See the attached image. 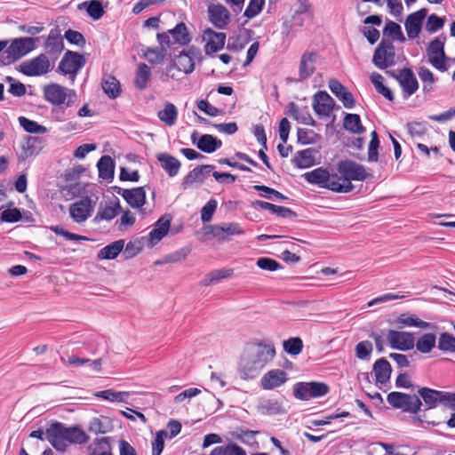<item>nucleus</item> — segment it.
<instances>
[{
  "label": "nucleus",
  "instance_id": "nucleus-1",
  "mask_svg": "<svg viewBox=\"0 0 455 455\" xmlns=\"http://www.w3.org/2000/svg\"><path fill=\"white\" fill-rule=\"evenodd\" d=\"M340 180H337L336 193H349L354 189L352 180L363 181L367 177L363 165L352 160H342L337 164Z\"/></svg>",
  "mask_w": 455,
  "mask_h": 455
},
{
  "label": "nucleus",
  "instance_id": "nucleus-2",
  "mask_svg": "<svg viewBox=\"0 0 455 455\" xmlns=\"http://www.w3.org/2000/svg\"><path fill=\"white\" fill-rule=\"evenodd\" d=\"M38 37H18L12 41L9 47L0 57V65H9L24 57L36 48Z\"/></svg>",
  "mask_w": 455,
  "mask_h": 455
},
{
  "label": "nucleus",
  "instance_id": "nucleus-3",
  "mask_svg": "<svg viewBox=\"0 0 455 455\" xmlns=\"http://www.w3.org/2000/svg\"><path fill=\"white\" fill-rule=\"evenodd\" d=\"M387 401L393 408L411 414H417L422 410V402L417 395L393 391L387 395Z\"/></svg>",
  "mask_w": 455,
  "mask_h": 455
},
{
  "label": "nucleus",
  "instance_id": "nucleus-4",
  "mask_svg": "<svg viewBox=\"0 0 455 455\" xmlns=\"http://www.w3.org/2000/svg\"><path fill=\"white\" fill-rule=\"evenodd\" d=\"M313 17L312 5L308 0H298V8L290 19L283 22V33L290 36L296 28L304 25L307 19Z\"/></svg>",
  "mask_w": 455,
  "mask_h": 455
},
{
  "label": "nucleus",
  "instance_id": "nucleus-5",
  "mask_svg": "<svg viewBox=\"0 0 455 455\" xmlns=\"http://www.w3.org/2000/svg\"><path fill=\"white\" fill-rule=\"evenodd\" d=\"M330 391L329 387L323 382H298L293 386V395L300 401L322 397Z\"/></svg>",
  "mask_w": 455,
  "mask_h": 455
},
{
  "label": "nucleus",
  "instance_id": "nucleus-6",
  "mask_svg": "<svg viewBox=\"0 0 455 455\" xmlns=\"http://www.w3.org/2000/svg\"><path fill=\"white\" fill-rule=\"evenodd\" d=\"M302 177L309 184L318 186L321 188H326L336 192L338 187L337 180H340L338 174H331L328 170L318 167L311 172H305Z\"/></svg>",
  "mask_w": 455,
  "mask_h": 455
},
{
  "label": "nucleus",
  "instance_id": "nucleus-7",
  "mask_svg": "<svg viewBox=\"0 0 455 455\" xmlns=\"http://www.w3.org/2000/svg\"><path fill=\"white\" fill-rule=\"evenodd\" d=\"M85 63L86 60L84 55L68 50L60 60L58 70L64 76H69L70 82L74 83L76 74Z\"/></svg>",
  "mask_w": 455,
  "mask_h": 455
},
{
  "label": "nucleus",
  "instance_id": "nucleus-8",
  "mask_svg": "<svg viewBox=\"0 0 455 455\" xmlns=\"http://www.w3.org/2000/svg\"><path fill=\"white\" fill-rule=\"evenodd\" d=\"M238 372L243 379H253L256 376V344L245 345L240 358Z\"/></svg>",
  "mask_w": 455,
  "mask_h": 455
},
{
  "label": "nucleus",
  "instance_id": "nucleus-9",
  "mask_svg": "<svg viewBox=\"0 0 455 455\" xmlns=\"http://www.w3.org/2000/svg\"><path fill=\"white\" fill-rule=\"evenodd\" d=\"M372 61L374 65L386 69L395 64V50L391 40L383 38L375 49Z\"/></svg>",
  "mask_w": 455,
  "mask_h": 455
},
{
  "label": "nucleus",
  "instance_id": "nucleus-10",
  "mask_svg": "<svg viewBox=\"0 0 455 455\" xmlns=\"http://www.w3.org/2000/svg\"><path fill=\"white\" fill-rule=\"evenodd\" d=\"M51 63L44 53L25 60L19 65L18 70L28 76H40L50 71Z\"/></svg>",
  "mask_w": 455,
  "mask_h": 455
},
{
  "label": "nucleus",
  "instance_id": "nucleus-11",
  "mask_svg": "<svg viewBox=\"0 0 455 455\" xmlns=\"http://www.w3.org/2000/svg\"><path fill=\"white\" fill-rule=\"evenodd\" d=\"M156 40L159 46L155 48L148 47L143 53L144 58L152 64H161L167 55V51L172 47L171 37H169L167 33H157Z\"/></svg>",
  "mask_w": 455,
  "mask_h": 455
},
{
  "label": "nucleus",
  "instance_id": "nucleus-12",
  "mask_svg": "<svg viewBox=\"0 0 455 455\" xmlns=\"http://www.w3.org/2000/svg\"><path fill=\"white\" fill-rule=\"evenodd\" d=\"M45 99L54 105L66 104L67 107L72 106L76 99L74 90L67 87H44Z\"/></svg>",
  "mask_w": 455,
  "mask_h": 455
},
{
  "label": "nucleus",
  "instance_id": "nucleus-13",
  "mask_svg": "<svg viewBox=\"0 0 455 455\" xmlns=\"http://www.w3.org/2000/svg\"><path fill=\"white\" fill-rule=\"evenodd\" d=\"M201 60L202 53L200 49L191 46L186 52H180L172 62H173L184 75H187L193 72L196 61H201Z\"/></svg>",
  "mask_w": 455,
  "mask_h": 455
},
{
  "label": "nucleus",
  "instance_id": "nucleus-14",
  "mask_svg": "<svg viewBox=\"0 0 455 455\" xmlns=\"http://www.w3.org/2000/svg\"><path fill=\"white\" fill-rule=\"evenodd\" d=\"M387 339L393 349L408 351L414 347V337L411 332L389 330Z\"/></svg>",
  "mask_w": 455,
  "mask_h": 455
},
{
  "label": "nucleus",
  "instance_id": "nucleus-15",
  "mask_svg": "<svg viewBox=\"0 0 455 455\" xmlns=\"http://www.w3.org/2000/svg\"><path fill=\"white\" fill-rule=\"evenodd\" d=\"M45 436L52 446L60 451L67 450V443H65V425L59 421H54L45 430Z\"/></svg>",
  "mask_w": 455,
  "mask_h": 455
},
{
  "label": "nucleus",
  "instance_id": "nucleus-16",
  "mask_svg": "<svg viewBox=\"0 0 455 455\" xmlns=\"http://www.w3.org/2000/svg\"><path fill=\"white\" fill-rule=\"evenodd\" d=\"M93 211L92 200L89 196H84L69 206V214L76 223L84 222Z\"/></svg>",
  "mask_w": 455,
  "mask_h": 455
},
{
  "label": "nucleus",
  "instance_id": "nucleus-17",
  "mask_svg": "<svg viewBox=\"0 0 455 455\" xmlns=\"http://www.w3.org/2000/svg\"><path fill=\"white\" fill-rule=\"evenodd\" d=\"M171 217L163 216L154 224L153 229L148 236V246L152 248L157 244L169 232L171 226Z\"/></svg>",
  "mask_w": 455,
  "mask_h": 455
},
{
  "label": "nucleus",
  "instance_id": "nucleus-18",
  "mask_svg": "<svg viewBox=\"0 0 455 455\" xmlns=\"http://www.w3.org/2000/svg\"><path fill=\"white\" fill-rule=\"evenodd\" d=\"M287 380L288 374L283 370L274 369L263 375L260 386L265 390H273L285 384Z\"/></svg>",
  "mask_w": 455,
  "mask_h": 455
},
{
  "label": "nucleus",
  "instance_id": "nucleus-19",
  "mask_svg": "<svg viewBox=\"0 0 455 455\" xmlns=\"http://www.w3.org/2000/svg\"><path fill=\"white\" fill-rule=\"evenodd\" d=\"M426 15L427 10L420 9L407 16L404 27L409 39H415L419 36Z\"/></svg>",
  "mask_w": 455,
  "mask_h": 455
},
{
  "label": "nucleus",
  "instance_id": "nucleus-20",
  "mask_svg": "<svg viewBox=\"0 0 455 455\" xmlns=\"http://www.w3.org/2000/svg\"><path fill=\"white\" fill-rule=\"evenodd\" d=\"M209 20L219 29L224 28L229 21L230 14L222 4H210L208 6Z\"/></svg>",
  "mask_w": 455,
  "mask_h": 455
},
{
  "label": "nucleus",
  "instance_id": "nucleus-21",
  "mask_svg": "<svg viewBox=\"0 0 455 455\" xmlns=\"http://www.w3.org/2000/svg\"><path fill=\"white\" fill-rule=\"evenodd\" d=\"M122 207L120 201L117 197L110 201L108 204L102 205L100 204L98 212L93 218V222L100 223L101 220H111L115 219L121 212Z\"/></svg>",
  "mask_w": 455,
  "mask_h": 455
},
{
  "label": "nucleus",
  "instance_id": "nucleus-22",
  "mask_svg": "<svg viewBox=\"0 0 455 455\" xmlns=\"http://www.w3.org/2000/svg\"><path fill=\"white\" fill-rule=\"evenodd\" d=\"M214 168L215 166L212 164H203L194 168L183 178L182 187L186 189L195 182H204Z\"/></svg>",
  "mask_w": 455,
  "mask_h": 455
},
{
  "label": "nucleus",
  "instance_id": "nucleus-23",
  "mask_svg": "<svg viewBox=\"0 0 455 455\" xmlns=\"http://www.w3.org/2000/svg\"><path fill=\"white\" fill-rule=\"evenodd\" d=\"M205 234H211L219 240H226L229 236L239 234V226L235 223H223L205 227Z\"/></svg>",
  "mask_w": 455,
  "mask_h": 455
},
{
  "label": "nucleus",
  "instance_id": "nucleus-24",
  "mask_svg": "<svg viewBox=\"0 0 455 455\" xmlns=\"http://www.w3.org/2000/svg\"><path fill=\"white\" fill-rule=\"evenodd\" d=\"M204 36H207V43L204 46V51L207 55H212L224 47L226 41L225 33L216 32L212 28H207L204 31Z\"/></svg>",
  "mask_w": 455,
  "mask_h": 455
},
{
  "label": "nucleus",
  "instance_id": "nucleus-25",
  "mask_svg": "<svg viewBox=\"0 0 455 455\" xmlns=\"http://www.w3.org/2000/svg\"><path fill=\"white\" fill-rule=\"evenodd\" d=\"M258 412L266 416H276L286 412L281 401L274 398H260Z\"/></svg>",
  "mask_w": 455,
  "mask_h": 455
},
{
  "label": "nucleus",
  "instance_id": "nucleus-26",
  "mask_svg": "<svg viewBox=\"0 0 455 455\" xmlns=\"http://www.w3.org/2000/svg\"><path fill=\"white\" fill-rule=\"evenodd\" d=\"M440 391L427 387L418 389V396L422 402V406H425L424 411L435 409L440 405Z\"/></svg>",
  "mask_w": 455,
  "mask_h": 455
},
{
  "label": "nucleus",
  "instance_id": "nucleus-27",
  "mask_svg": "<svg viewBox=\"0 0 455 455\" xmlns=\"http://www.w3.org/2000/svg\"><path fill=\"white\" fill-rule=\"evenodd\" d=\"M44 48L47 53L54 56L55 58H57L58 55L63 51V38L60 36V31L58 27L50 30L44 44Z\"/></svg>",
  "mask_w": 455,
  "mask_h": 455
},
{
  "label": "nucleus",
  "instance_id": "nucleus-28",
  "mask_svg": "<svg viewBox=\"0 0 455 455\" xmlns=\"http://www.w3.org/2000/svg\"><path fill=\"white\" fill-rule=\"evenodd\" d=\"M258 208L282 219L293 220L298 217V214L288 207L275 205L265 201L258 200Z\"/></svg>",
  "mask_w": 455,
  "mask_h": 455
},
{
  "label": "nucleus",
  "instance_id": "nucleus-29",
  "mask_svg": "<svg viewBox=\"0 0 455 455\" xmlns=\"http://www.w3.org/2000/svg\"><path fill=\"white\" fill-rule=\"evenodd\" d=\"M333 105V99L325 92H318L314 97L313 108L317 115L329 116Z\"/></svg>",
  "mask_w": 455,
  "mask_h": 455
},
{
  "label": "nucleus",
  "instance_id": "nucleus-30",
  "mask_svg": "<svg viewBox=\"0 0 455 455\" xmlns=\"http://www.w3.org/2000/svg\"><path fill=\"white\" fill-rule=\"evenodd\" d=\"M318 54L315 52H304L299 63V78L297 80L298 82H302L314 73L315 63L316 62Z\"/></svg>",
  "mask_w": 455,
  "mask_h": 455
},
{
  "label": "nucleus",
  "instance_id": "nucleus-31",
  "mask_svg": "<svg viewBox=\"0 0 455 455\" xmlns=\"http://www.w3.org/2000/svg\"><path fill=\"white\" fill-rule=\"evenodd\" d=\"M41 140L36 137H28L26 141L21 145V153L19 155L18 159L20 163L25 162L28 157L37 156L41 149Z\"/></svg>",
  "mask_w": 455,
  "mask_h": 455
},
{
  "label": "nucleus",
  "instance_id": "nucleus-32",
  "mask_svg": "<svg viewBox=\"0 0 455 455\" xmlns=\"http://www.w3.org/2000/svg\"><path fill=\"white\" fill-rule=\"evenodd\" d=\"M372 372L377 384H386L391 377V364L385 357H381L373 363Z\"/></svg>",
  "mask_w": 455,
  "mask_h": 455
},
{
  "label": "nucleus",
  "instance_id": "nucleus-33",
  "mask_svg": "<svg viewBox=\"0 0 455 455\" xmlns=\"http://www.w3.org/2000/svg\"><path fill=\"white\" fill-rule=\"evenodd\" d=\"M168 36H172L171 39L172 45L178 44L180 45H187L191 41V36L188 32V28L185 23L180 22L173 28L169 29L167 32Z\"/></svg>",
  "mask_w": 455,
  "mask_h": 455
},
{
  "label": "nucleus",
  "instance_id": "nucleus-34",
  "mask_svg": "<svg viewBox=\"0 0 455 455\" xmlns=\"http://www.w3.org/2000/svg\"><path fill=\"white\" fill-rule=\"evenodd\" d=\"M124 199L132 208H140L146 203V191L143 187L124 191Z\"/></svg>",
  "mask_w": 455,
  "mask_h": 455
},
{
  "label": "nucleus",
  "instance_id": "nucleus-35",
  "mask_svg": "<svg viewBox=\"0 0 455 455\" xmlns=\"http://www.w3.org/2000/svg\"><path fill=\"white\" fill-rule=\"evenodd\" d=\"M315 153L313 148H307L296 152L291 162L299 169H306L315 165Z\"/></svg>",
  "mask_w": 455,
  "mask_h": 455
},
{
  "label": "nucleus",
  "instance_id": "nucleus-36",
  "mask_svg": "<svg viewBox=\"0 0 455 455\" xmlns=\"http://www.w3.org/2000/svg\"><path fill=\"white\" fill-rule=\"evenodd\" d=\"M275 355V349L273 341L269 339L258 341V364L261 363L264 366L272 361Z\"/></svg>",
  "mask_w": 455,
  "mask_h": 455
},
{
  "label": "nucleus",
  "instance_id": "nucleus-37",
  "mask_svg": "<svg viewBox=\"0 0 455 455\" xmlns=\"http://www.w3.org/2000/svg\"><path fill=\"white\" fill-rule=\"evenodd\" d=\"M387 73L394 77L398 82L399 85H419L416 76L411 68H403L387 71Z\"/></svg>",
  "mask_w": 455,
  "mask_h": 455
},
{
  "label": "nucleus",
  "instance_id": "nucleus-38",
  "mask_svg": "<svg viewBox=\"0 0 455 455\" xmlns=\"http://www.w3.org/2000/svg\"><path fill=\"white\" fill-rule=\"evenodd\" d=\"M156 158L170 177H174L179 173L181 164L176 157L167 153H160Z\"/></svg>",
  "mask_w": 455,
  "mask_h": 455
},
{
  "label": "nucleus",
  "instance_id": "nucleus-39",
  "mask_svg": "<svg viewBox=\"0 0 455 455\" xmlns=\"http://www.w3.org/2000/svg\"><path fill=\"white\" fill-rule=\"evenodd\" d=\"M115 161L109 156H102L97 163L99 177L109 180L114 179Z\"/></svg>",
  "mask_w": 455,
  "mask_h": 455
},
{
  "label": "nucleus",
  "instance_id": "nucleus-40",
  "mask_svg": "<svg viewBox=\"0 0 455 455\" xmlns=\"http://www.w3.org/2000/svg\"><path fill=\"white\" fill-rule=\"evenodd\" d=\"M124 248V240L120 239L115 241L102 249L97 254L98 259H116Z\"/></svg>",
  "mask_w": 455,
  "mask_h": 455
},
{
  "label": "nucleus",
  "instance_id": "nucleus-41",
  "mask_svg": "<svg viewBox=\"0 0 455 455\" xmlns=\"http://www.w3.org/2000/svg\"><path fill=\"white\" fill-rule=\"evenodd\" d=\"M396 325L400 328L403 327H418L420 329L432 328L433 325L430 323L425 322L413 315L402 314L396 321Z\"/></svg>",
  "mask_w": 455,
  "mask_h": 455
},
{
  "label": "nucleus",
  "instance_id": "nucleus-42",
  "mask_svg": "<svg viewBox=\"0 0 455 455\" xmlns=\"http://www.w3.org/2000/svg\"><path fill=\"white\" fill-rule=\"evenodd\" d=\"M234 270L232 268H221L212 270L201 280L200 284L202 286H209L220 282L223 279L228 278L233 275Z\"/></svg>",
  "mask_w": 455,
  "mask_h": 455
},
{
  "label": "nucleus",
  "instance_id": "nucleus-43",
  "mask_svg": "<svg viewBox=\"0 0 455 455\" xmlns=\"http://www.w3.org/2000/svg\"><path fill=\"white\" fill-rule=\"evenodd\" d=\"M221 146V140L211 134L202 135L196 142L197 148L207 154L215 152Z\"/></svg>",
  "mask_w": 455,
  "mask_h": 455
},
{
  "label": "nucleus",
  "instance_id": "nucleus-44",
  "mask_svg": "<svg viewBox=\"0 0 455 455\" xmlns=\"http://www.w3.org/2000/svg\"><path fill=\"white\" fill-rule=\"evenodd\" d=\"M155 73L162 82H168L169 78L180 80L184 76V73L172 61L165 68H159Z\"/></svg>",
  "mask_w": 455,
  "mask_h": 455
},
{
  "label": "nucleus",
  "instance_id": "nucleus-45",
  "mask_svg": "<svg viewBox=\"0 0 455 455\" xmlns=\"http://www.w3.org/2000/svg\"><path fill=\"white\" fill-rule=\"evenodd\" d=\"M89 439V436L79 427L65 426V443L83 444Z\"/></svg>",
  "mask_w": 455,
  "mask_h": 455
},
{
  "label": "nucleus",
  "instance_id": "nucleus-46",
  "mask_svg": "<svg viewBox=\"0 0 455 455\" xmlns=\"http://www.w3.org/2000/svg\"><path fill=\"white\" fill-rule=\"evenodd\" d=\"M157 116L166 125L172 126L178 118V109L174 104L166 102L164 108L158 112Z\"/></svg>",
  "mask_w": 455,
  "mask_h": 455
},
{
  "label": "nucleus",
  "instance_id": "nucleus-47",
  "mask_svg": "<svg viewBox=\"0 0 455 455\" xmlns=\"http://www.w3.org/2000/svg\"><path fill=\"white\" fill-rule=\"evenodd\" d=\"M343 126L347 131L355 134H362L365 131L361 117L357 114H347L344 117Z\"/></svg>",
  "mask_w": 455,
  "mask_h": 455
},
{
  "label": "nucleus",
  "instance_id": "nucleus-48",
  "mask_svg": "<svg viewBox=\"0 0 455 455\" xmlns=\"http://www.w3.org/2000/svg\"><path fill=\"white\" fill-rule=\"evenodd\" d=\"M436 337L434 333H425L414 342L417 350L422 354H427L435 347Z\"/></svg>",
  "mask_w": 455,
  "mask_h": 455
},
{
  "label": "nucleus",
  "instance_id": "nucleus-49",
  "mask_svg": "<svg viewBox=\"0 0 455 455\" xmlns=\"http://www.w3.org/2000/svg\"><path fill=\"white\" fill-rule=\"evenodd\" d=\"M383 35L385 36L391 37L394 41H398L401 43H404L406 40L402 31L401 26L392 20L387 21L386 26L383 28Z\"/></svg>",
  "mask_w": 455,
  "mask_h": 455
},
{
  "label": "nucleus",
  "instance_id": "nucleus-50",
  "mask_svg": "<svg viewBox=\"0 0 455 455\" xmlns=\"http://www.w3.org/2000/svg\"><path fill=\"white\" fill-rule=\"evenodd\" d=\"M112 426L108 418L100 419V418H93L88 426V431L94 434H106L110 432Z\"/></svg>",
  "mask_w": 455,
  "mask_h": 455
},
{
  "label": "nucleus",
  "instance_id": "nucleus-51",
  "mask_svg": "<svg viewBox=\"0 0 455 455\" xmlns=\"http://www.w3.org/2000/svg\"><path fill=\"white\" fill-rule=\"evenodd\" d=\"M332 93L342 102L346 108L355 107V99L353 94L347 91V87H330Z\"/></svg>",
  "mask_w": 455,
  "mask_h": 455
},
{
  "label": "nucleus",
  "instance_id": "nucleus-52",
  "mask_svg": "<svg viewBox=\"0 0 455 455\" xmlns=\"http://www.w3.org/2000/svg\"><path fill=\"white\" fill-rule=\"evenodd\" d=\"M446 41V36L444 34H441L439 36L432 40L428 47L427 49V56H437L442 55L444 56V44Z\"/></svg>",
  "mask_w": 455,
  "mask_h": 455
},
{
  "label": "nucleus",
  "instance_id": "nucleus-53",
  "mask_svg": "<svg viewBox=\"0 0 455 455\" xmlns=\"http://www.w3.org/2000/svg\"><path fill=\"white\" fill-rule=\"evenodd\" d=\"M210 455H246V452L235 443L215 447Z\"/></svg>",
  "mask_w": 455,
  "mask_h": 455
},
{
  "label": "nucleus",
  "instance_id": "nucleus-54",
  "mask_svg": "<svg viewBox=\"0 0 455 455\" xmlns=\"http://www.w3.org/2000/svg\"><path fill=\"white\" fill-rule=\"evenodd\" d=\"M283 350L290 355L296 356L303 349V341L299 337L289 338L283 342Z\"/></svg>",
  "mask_w": 455,
  "mask_h": 455
},
{
  "label": "nucleus",
  "instance_id": "nucleus-55",
  "mask_svg": "<svg viewBox=\"0 0 455 455\" xmlns=\"http://www.w3.org/2000/svg\"><path fill=\"white\" fill-rule=\"evenodd\" d=\"M298 142L302 145H309L316 143L320 135L315 131L307 128H299L297 131Z\"/></svg>",
  "mask_w": 455,
  "mask_h": 455
},
{
  "label": "nucleus",
  "instance_id": "nucleus-56",
  "mask_svg": "<svg viewBox=\"0 0 455 455\" xmlns=\"http://www.w3.org/2000/svg\"><path fill=\"white\" fill-rule=\"evenodd\" d=\"M437 347L443 352L455 353V337L448 332L441 333Z\"/></svg>",
  "mask_w": 455,
  "mask_h": 455
},
{
  "label": "nucleus",
  "instance_id": "nucleus-57",
  "mask_svg": "<svg viewBox=\"0 0 455 455\" xmlns=\"http://www.w3.org/2000/svg\"><path fill=\"white\" fill-rule=\"evenodd\" d=\"M128 395L127 392H118L114 389H106L95 394V396L110 402H124Z\"/></svg>",
  "mask_w": 455,
  "mask_h": 455
},
{
  "label": "nucleus",
  "instance_id": "nucleus-58",
  "mask_svg": "<svg viewBox=\"0 0 455 455\" xmlns=\"http://www.w3.org/2000/svg\"><path fill=\"white\" fill-rule=\"evenodd\" d=\"M190 250L188 248H181L174 252L166 254L162 260H157L156 262V265L160 264H167V263H176L184 260Z\"/></svg>",
  "mask_w": 455,
  "mask_h": 455
},
{
  "label": "nucleus",
  "instance_id": "nucleus-59",
  "mask_svg": "<svg viewBox=\"0 0 455 455\" xmlns=\"http://www.w3.org/2000/svg\"><path fill=\"white\" fill-rule=\"evenodd\" d=\"M83 5H86V12L88 15L94 20L100 19L104 14V9L100 0H91L84 2Z\"/></svg>",
  "mask_w": 455,
  "mask_h": 455
},
{
  "label": "nucleus",
  "instance_id": "nucleus-60",
  "mask_svg": "<svg viewBox=\"0 0 455 455\" xmlns=\"http://www.w3.org/2000/svg\"><path fill=\"white\" fill-rule=\"evenodd\" d=\"M151 74L150 68L147 64H138L134 78L135 85H147Z\"/></svg>",
  "mask_w": 455,
  "mask_h": 455
},
{
  "label": "nucleus",
  "instance_id": "nucleus-61",
  "mask_svg": "<svg viewBox=\"0 0 455 455\" xmlns=\"http://www.w3.org/2000/svg\"><path fill=\"white\" fill-rule=\"evenodd\" d=\"M20 125L29 133H44L46 132V128L36 121L30 120L25 116L19 117Z\"/></svg>",
  "mask_w": 455,
  "mask_h": 455
},
{
  "label": "nucleus",
  "instance_id": "nucleus-62",
  "mask_svg": "<svg viewBox=\"0 0 455 455\" xmlns=\"http://www.w3.org/2000/svg\"><path fill=\"white\" fill-rule=\"evenodd\" d=\"M287 114L293 117L295 120L307 124V119H310V116L304 109H300L294 102H290L287 106Z\"/></svg>",
  "mask_w": 455,
  "mask_h": 455
},
{
  "label": "nucleus",
  "instance_id": "nucleus-63",
  "mask_svg": "<svg viewBox=\"0 0 455 455\" xmlns=\"http://www.w3.org/2000/svg\"><path fill=\"white\" fill-rule=\"evenodd\" d=\"M445 18H441L433 13L427 17L425 28L429 33H435L443 28Z\"/></svg>",
  "mask_w": 455,
  "mask_h": 455
},
{
  "label": "nucleus",
  "instance_id": "nucleus-64",
  "mask_svg": "<svg viewBox=\"0 0 455 455\" xmlns=\"http://www.w3.org/2000/svg\"><path fill=\"white\" fill-rule=\"evenodd\" d=\"M96 448L89 455H112L108 437H100L95 439Z\"/></svg>",
  "mask_w": 455,
  "mask_h": 455
}]
</instances>
